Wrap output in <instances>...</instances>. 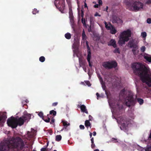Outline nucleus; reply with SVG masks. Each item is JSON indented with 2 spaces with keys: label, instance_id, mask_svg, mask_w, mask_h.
Segmentation results:
<instances>
[{
  "label": "nucleus",
  "instance_id": "1",
  "mask_svg": "<svg viewBox=\"0 0 151 151\" xmlns=\"http://www.w3.org/2000/svg\"><path fill=\"white\" fill-rule=\"evenodd\" d=\"M25 148L23 140L18 137H12L0 144V151H21Z\"/></svg>",
  "mask_w": 151,
  "mask_h": 151
},
{
  "label": "nucleus",
  "instance_id": "2",
  "mask_svg": "<svg viewBox=\"0 0 151 151\" xmlns=\"http://www.w3.org/2000/svg\"><path fill=\"white\" fill-rule=\"evenodd\" d=\"M132 68L134 73L140 77L143 83L151 87V73L148 66L140 63H136L132 64Z\"/></svg>",
  "mask_w": 151,
  "mask_h": 151
},
{
  "label": "nucleus",
  "instance_id": "3",
  "mask_svg": "<svg viewBox=\"0 0 151 151\" xmlns=\"http://www.w3.org/2000/svg\"><path fill=\"white\" fill-rule=\"evenodd\" d=\"M119 97L125 99L126 105L129 107L135 104L136 99L133 97L134 94L131 91L126 90L124 89L122 90L119 93Z\"/></svg>",
  "mask_w": 151,
  "mask_h": 151
},
{
  "label": "nucleus",
  "instance_id": "4",
  "mask_svg": "<svg viewBox=\"0 0 151 151\" xmlns=\"http://www.w3.org/2000/svg\"><path fill=\"white\" fill-rule=\"evenodd\" d=\"M124 2L127 6V9L130 11L137 12L143 9L144 4L138 1L126 0Z\"/></svg>",
  "mask_w": 151,
  "mask_h": 151
},
{
  "label": "nucleus",
  "instance_id": "5",
  "mask_svg": "<svg viewBox=\"0 0 151 151\" xmlns=\"http://www.w3.org/2000/svg\"><path fill=\"white\" fill-rule=\"evenodd\" d=\"M131 35V31L129 29L122 32L120 34V37L118 42L119 44L121 45L125 44V42H127L129 40Z\"/></svg>",
  "mask_w": 151,
  "mask_h": 151
},
{
  "label": "nucleus",
  "instance_id": "6",
  "mask_svg": "<svg viewBox=\"0 0 151 151\" xmlns=\"http://www.w3.org/2000/svg\"><path fill=\"white\" fill-rule=\"evenodd\" d=\"M138 43V42L135 39H132L129 41L127 45L128 47L132 49V51L134 55H137L139 52L137 50L139 49Z\"/></svg>",
  "mask_w": 151,
  "mask_h": 151
},
{
  "label": "nucleus",
  "instance_id": "7",
  "mask_svg": "<svg viewBox=\"0 0 151 151\" xmlns=\"http://www.w3.org/2000/svg\"><path fill=\"white\" fill-rule=\"evenodd\" d=\"M31 114L27 112L24 113V115L18 119L17 118V126H21L23 125L24 122H28L31 118Z\"/></svg>",
  "mask_w": 151,
  "mask_h": 151
},
{
  "label": "nucleus",
  "instance_id": "8",
  "mask_svg": "<svg viewBox=\"0 0 151 151\" xmlns=\"http://www.w3.org/2000/svg\"><path fill=\"white\" fill-rule=\"evenodd\" d=\"M103 66L106 69H108L115 68L117 66V63L114 60H111L110 61H106L102 63Z\"/></svg>",
  "mask_w": 151,
  "mask_h": 151
},
{
  "label": "nucleus",
  "instance_id": "9",
  "mask_svg": "<svg viewBox=\"0 0 151 151\" xmlns=\"http://www.w3.org/2000/svg\"><path fill=\"white\" fill-rule=\"evenodd\" d=\"M117 120V122L121 123L122 126L124 128L127 127L130 122L129 120L124 116H122L118 118Z\"/></svg>",
  "mask_w": 151,
  "mask_h": 151
},
{
  "label": "nucleus",
  "instance_id": "10",
  "mask_svg": "<svg viewBox=\"0 0 151 151\" xmlns=\"http://www.w3.org/2000/svg\"><path fill=\"white\" fill-rule=\"evenodd\" d=\"M7 123L9 126L12 128H16L17 126V118L12 116H11L7 119Z\"/></svg>",
  "mask_w": 151,
  "mask_h": 151
},
{
  "label": "nucleus",
  "instance_id": "11",
  "mask_svg": "<svg viewBox=\"0 0 151 151\" xmlns=\"http://www.w3.org/2000/svg\"><path fill=\"white\" fill-rule=\"evenodd\" d=\"M57 1H54V4L56 8L61 11H63L65 8V0H60L57 3Z\"/></svg>",
  "mask_w": 151,
  "mask_h": 151
},
{
  "label": "nucleus",
  "instance_id": "12",
  "mask_svg": "<svg viewBox=\"0 0 151 151\" xmlns=\"http://www.w3.org/2000/svg\"><path fill=\"white\" fill-rule=\"evenodd\" d=\"M104 24L105 25V27L107 30H110V32L111 34H115L117 32L116 29H115V27L112 25L110 23H109V26H108L107 22H104Z\"/></svg>",
  "mask_w": 151,
  "mask_h": 151
},
{
  "label": "nucleus",
  "instance_id": "13",
  "mask_svg": "<svg viewBox=\"0 0 151 151\" xmlns=\"http://www.w3.org/2000/svg\"><path fill=\"white\" fill-rule=\"evenodd\" d=\"M86 45L87 46V52H88V55L87 56V60L88 63L90 67H91L92 65L91 63L90 62V60L91 57V51L90 49V48L89 47L88 44V42L87 41L86 42Z\"/></svg>",
  "mask_w": 151,
  "mask_h": 151
},
{
  "label": "nucleus",
  "instance_id": "14",
  "mask_svg": "<svg viewBox=\"0 0 151 151\" xmlns=\"http://www.w3.org/2000/svg\"><path fill=\"white\" fill-rule=\"evenodd\" d=\"M7 118L6 112H4L2 113H0V122L4 123L5 122Z\"/></svg>",
  "mask_w": 151,
  "mask_h": 151
},
{
  "label": "nucleus",
  "instance_id": "15",
  "mask_svg": "<svg viewBox=\"0 0 151 151\" xmlns=\"http://www.w3.org/2000/svg\"><path fill=\"white\" fill-rule=\"evenodd\" d=\"M114 107L117 109V110H119L120 113H119L120 114L122 113L123 111V106L122 102L119 101L116 104V105H114Z\"/></svg>",
  "mask_w": 151,
  "mask_h": 151
},
{
  "label": "nucleus",
  "instance_id": "16",
  "mask_svg": "<svg viewBox=\"0 0 151 151\" xmlns=\"http://www.w3.org/2000/svg\"><path fill=\"white\" fill-rule=\"evenodd\" d=\"M122 21L121 19H120L119 17L116 16H114L113 17V23H122Z\"/></svg>",
  "mask_w": 151,
  "mask_h": 151
},
{
  "label": "nucleus",
  "instance_id": "17",
  "mask_svg": "<svg viewBox=\"0 0 151 151\" xmlns=\"http://www.w3.org/2000/svg\"><path fill=\"white\" fill-rule=\"evenodd\" d=\"M107 44L108 46H112L114 48H116L117 47V45L116 44V41L114 39H111L109 42H108Z\"/></svg>",
  "mask_w": 151,
  "mask_h": 151
},
{
  "label": "nucleus",
  "instance_id": "18",
  "mask_svg": "<svg viewBox=\"0 0 151 151\" xmlns=\"http://www.w3.org/2000/svg\"><path fill=\"white\" fill-rule=\"evenodd\" d=\"M69 17L70 19V22L73 23L74 22V17L73 15V12L71 8L69 9Z\"/></svg>",
  "mask_w": 151,
  "mask_h": 151
},
{
  "label": "nucleus",
  "instance_id": "19",
  "mask_svg": "<svg viewBox=\"0 0 151 151\" xmlns=\"http://www.w3.org/2000/svg\"><path fill=\"white\" fill-rule=\"evenodd\" d=\"M143 56L144 59L147 61L149 63H151V56L150 55L145 53Z\"/></svg>",
  "mask_w": 151,
  "mask_h": 151
},
{
  "label": "nucleus",
  "instance_id": "20",
  "mask_svg": "<svg viewBox=\"0 0 151 151\" xmlns=\"http://www.w3.org/2000/svg\"><path fill=\"white\" fill-rule=\"evenodd\" d=\"M49 116V114H48L47 116H44L42 118L45 122L48 123L50 120Z\"/></svg>",
  "mask_w": 151,
  "mask_h": 151
},
{
  "label": "nucleus",
  "instance_id": "21",
  "mask_svg": "<svg viewBox=\"0 0 151 151\" xmlns=\"http://www.w3.org/2000/svg\"><path fill=\"white\" fill-rule=\"evenodd\" d=\"M79 65L80 67H83L85 66L86 65L85 62L83 60L81 59L80 58H79Z\"/></svg>",
  "mask_w": 151,
  "mask_h": 151
},
{
  "label": "nucleus",
  "instance_id": "22",
  "mask_svg": "<svg viewBox=\"0 0 151 151\" xmlns=\"http://www.w3.org/2000/svg\"><path fill=\"white\" fill-rule=\"evenodd\" d=\"M62 122L63 124L64 128L65 129H66L68 126H70V124L69 123H68L67 121L65 120H62Z\"/></svg>",
  "mask_w": 151,
  "mask_h": 151
},
{
  "label": "nucleus",
  "instance_id": "23",
  "mask_svg": "<svg viewBox=\"0 0 151 151\" xmlns=\"http://www.w3.org/2000/svg\"><path fill=\"white\" fill-rule=\"evenodd\" d=\"M80 108H81V110L82 112H84L86 114L88 113V112L86 109V107L84 105H81L80 106Z\"/></svg>",
  "mask_w": 151,
  "mask_h": 151
},
{
  "label": "nucleus",
  "instance_id": "24",
  "mask_svg": "<svg viewBox=\"0 0 151 151\" xmlns=\"http://www.w3.org/2000/svg\"><path fill=\"white\" fill-rule=\"evenodd\" d=\"M85 126L88 128V127H90V128H91V123L89 122V121L88 120H86L85 122Z\"/></svg>",
  "mask_w": 151,
  "mask_h": 151
},
{
  "label": "nucleus",
  "instance_id": "25",
  "mask_svg": "<svg viewBox=\"0 0 151 151\" xmlns=\"http://www.w3.org/2000/svg\"><path fill=\"white\" fill-rule=\"evenodd\" d=\"M82 37L83 40L84 41L86 40L87 38V37L85 34V32L84 29L83 30L82 33Z\"/></svg>",
  "mask_w": 151,
  "mask_h": 151
},
{
  "label": "nucleus",
  "instance_id": "26",
  "mask_svg": "<svg viewBox=\"0 0 151 151\" xmlns=\"http://www.w3.org/2000/svg\"><path fill=\"white\" fill-rule=\"evenodd\" d=\"M65 36L66 39L69 40L71 38V35L70 33L68 32L65 34Z\"/></svg>",
  "mask_w": 151,
  "mask_h": 151
},
{
  "label": "nucleus",
  "instance_id": "27",
  "mask_svg": "<svg viewBox=\"0 0 151 151\" xmlns=\"http://www.w3.org/2000/svg\"><path fill=\"white\" fill-rule=\"evenodd\" d=\"M62 139V136L61 135H57L55 137V140L59 142Z\"/></svg>",
  "mask_w": 151,
  "mask_h": 151
},
{
  "label": "nucleus",
  "instance_id": "28",
  "mask_svg": "<svg viewBox=\"0 0 151 151\" xmlns=\"http://www.w3.org/2000/svg\"><path fill=\"white\" fill-rule=\"evenodd\" d=\"M102 85V87L103 89L105 91V93L106 95H107V93L106 91V86L105 84L104 83L103 81V82H102V83H101Z\"/></svg>",
  "mask_w": 151,
  "mask_h": 151
},
{
  "label": "nucleus",
  "instance_id": "29",
  "mask_svg": "<svg viewBox=\"0 0 151 151\" xmlns=\"http://www.w3.org/2000/svg\"><path fill=\"white\" fill-rule=\"evenodd\" d=\"M49 114V115H52L54 116H55L56 114V112L53 110H51L50 111V114Z\"/></svg>",
  "mask_w": 151,
  "mask_h": 151
},
{
  "label": "nucleus",
  "instance_id": "30",
  "mask_svg": "<svg viewBox=\"0 0 151 151\" xmlns=\"http://www.w3.org/2000/svg\"><path fill=\"white\" fill-rule=\"evenodd\" d=\"M138 102L140 105H142L144 103L143 100L141 98H138L137 99Z\"/></svg>",
  "mask_w": 151,
  "mask_h": 151
},
{
  "label": "nucleus",
  "instance_id": "31",
  "mask_svg": "<svg viewBox=\"0 0 151 151\" xmlns=\"http://www.w3.org/2000/svg\"><path fill=\"white\" fill-rule=\"evenodd\" d=\"M113 52L115 53L119 54L120 52V51L119 50V48H116L114 49Z\"/></svg>",
  "mask_w": 151,
  "mask_h": 151
},
{
  "label": "nucleus",
  "instance_id": "32",
  "mask_svg": "<svg viewBox=\"0 0 151 151\" xmlns=\"http://www.w3.org/2000/svg\"><path fill=\"white\" fill-rule=\"evenodd\" d=\"M45 60V58L43 56H41L39 58V60L41 62H43Z\"/></svg>",
  "mask_w": 151,
  "mask_h": 151
},
{
  "label": "nucleus",
  "instance_id": "33",
  "mask_svg": "<svg viewBox=\"0 0 151 151\" xmlns=\"http://www.w3.org/2000/svg\"><path fill=\"white\" fill-rule=\"evenodd\" d=\"M141 36L143 38H145L147 36V33L145 32H143L141 33Z\"/></svg>",
  "mask_w": 151,
  "mask_h": 151
},
{
  "label": "nucleus",
  "instance_id": "34",
  "mask_svg": "<svg viewBox=\"0 0 151 151\" xmlns=\"http://www.w3.org/2000/svg\"><path fill=\"white\" fill-rule=\"evenodd\" d=\"M98 77L100 80V82H101V83H102V82H103L104 81H103V79L101 77V75H98Z\"/></svg>",
  "mask_w": 151,
  "mask_h": 151
},
{
  "label": "nucleus",
  "instance_id": "35",
  "mask_svg": "<svg viewBox=\"0 0 151 151\" xmlns=\"http://www.w3.org/2000/svg\"><path fill=\"white\" fill-rule=\"evenodd\" d=\"M81 22L83 24L84 26H86V23L85 22V19L84 18H82L81 19Z\"/></svg>",
  "mask_w": 151,
  "mask_h": 151
},
{
  "label": "nucleus",
  "instance_id": "36",
  "mask_svg": "<svg viewBox=\"0 0 151 151\" xmlns=\"http://www.w3.org/2000/svg\"><path fill=\"white\" fill-rule=\"evenodd\" d=\"M38 11L37 9H34L32 11V14H35L38 12Z\"/></svg>",
  "mask_w": 151,
  "mask_h": 151
},
{
  "label": "nucleus",
  "instance_id": "37",
  "mask_svg": "<svg viewBox=\"0 0 151 151\" xmlns=\"http://www.w3.org/2000/svg\"><path fill=\"white\" fill-rule=\"evenodd\" d=\"M141 51L142 52H144L146 48L145 46H142L141 47Z\"/></svg>",
  "mask_w": 151,
  "mask_h": 151
},
{
  "label": "nucleus",
  "instance_id": "38",
  "mask_svg": "<svg viewBox=\"0 0 151 151\" xmlns=\"http://www.w3.org/2000/svg\"><path fill=\"white\" fill-rule=\"evenodd\" d=\"M85 83L88 86H90L91 85V84L90 81H85Z\"/></svg>",
  "mask_w": 151,
  "mask_h": 151
},
{
  "label": "nucleus",
  "instance_id": "39",
  "mask_svg": "<svg viewBox=\"0 0 151 151\" xmlns=\"http://www.w3.org/2000/svg\"><path fill=\"white\" fill-rule=\"evenodd\" d=\"M38 115L39 116H40L41 118H42L44 116L42 112H40Z\"/></svg>",
  "mask_w": 151,
  "mask_h": 151
},
{
  "label": "nucleus",
  "instance_id": "40",
  "mask_svg": "<svg viewBox=\"0 0 151 151\" xmlns=\"http://www.w3.org/2000/svg\"><path fill=\"white\" fill-rule=\"evenodd\" d=\"M54 122H55V119H54L53 117H52V119L50 123L51 124H54Z\"/></svg>",
  "mask_w": 151,
  "mask_h": 151
},
{
  "label": "nucleus",
  "instance_id": "41",
  "mask_svg": "<svg viewBox=\"0 0 151 151\" xmlns=\"http://www.w3.org/2000/svg\"><path fill=\"white\" fill-rule=\"evenodd\" d=\"M147 23L148 24L151 23V19L150 18H148L147 19Z\"/></svg>",
  "mask_w": 151,
  "mask_h": 151
},
{
  "label": "nucleus",
  "instance_id": "42",
  "mask_svg": "<svg viewBox=\"0 0 151 151\" xmlns=\"http://www.w3.org/2000/svg\"><path fill=\"white\" fill-rule=\"evenodd\" d=\"M145 151H151V146L147 148L146 149H145Z\"/></svg>",
  "mask_w": 151,
  "mask_h": 151
},
{
  "label": "nucleus",
  "instance_id": "43",
  "mask_svg": "<svg viewBox=\"0 0 151 151\" xmlns=\"http://www.w3.org/2000/svg\"><path fill=\"white\" fill-rule=\"evenodd\" d=\"M79 127L81 129H85L84 126L82 125H80L79 126Z\"/></svg>",
  "mask_w": 151,
  "mask_h": 151
},
{
  "label": "nucleus",
  "instance_id": "44",
  "mask_svg": "<svg viewBox=\"0 0 151 151\" xmlns=\"http://www.w3.org/2000/svg\"><path fill=\"white\" fill-rule=\"evenodd\" d=\"M40 151H47L46 148L42 147Z\"/></svg>",
  "mask_w": 151,
  "mask_h": 151
},
{
  "label": "nucleus",
  "instance_id": "45",
  "mask_svg": "<svg viewBox=\"0 0 151 151\" xmlns=\"http://www.w3.org/2000/svg\"><path fill=\"white\" fill-rule=\"evenodd\" d=\"M145 4H151V0H147V1L145 2Z\"/></svg>",
  "mask_w": 151,
  "mask_h": 151
},
{
  "label": "nucleus",
  "instance_id": "46",
  "mask_svg": "<svg viewBox=\"0 0 151 151\" xmlns=\"http://www.w3.org/2000/svg\"><path fill=\"white\" fill-rule=\"evenodd\" d=\"M99 4V6L102 5V2L101 0H98Z\"/></svg>",
  "mask_w": 151,
  "mask_h": 151
},
{
  "label": "nucleus",
  "instance_id": "47",
  "mask_svg": "<svg viewBox=\"0 0 151 151\" xmlns=\"http://www.w3.org/2000/svg\"><path fill=\"white\" fill-rule=\"evenodd\" d=\"M150 134L149 135L148 137V140H151V130L150 131Z\"/></svg>",
  "mask_w": 151,
  "mask_h": 151
},
{
  "label": "nucleus",
  "instance_id": "48",
  "mask_svg": "<svg viewBox=\"0 0 151 151\" xmlns=\"http://www.w3.org/2000/svg\"><path fill=\"white\" fill-rule=\"evenodd\" d=\"M96 95L97 96V99H99V98H100V95L98 93H96Z\"/></svg>",
  "mask_w": 151,
  "mask_h": 151
},
{
  "label": "nucleus",
  "instance_id": "49",
  "mask_svg": "<svg viewBox=\"0 0 151 151\" xmlns=\"http://www.w3.org/2000/svg\"><path fill=\"white\" fill-rule=\"evenodd\" d=\"M58 104V103L57 102H55L53 103L52 104V106H56Z\"/></svg>",
  "mask_w": 151,
  "mask_h": 151
},
{
  "label": "nucleus",
  "instance_id": "50",
  "mask_svg": "<svg viewBox=\"0 0 151 151\" xmlns=\"http://www.w3.org/2000/svg\"><path fill=\"white\" fill-rule=\"evenodd\" d=\"M94 16H99V17H100L101 16V15L100 14H99L98 12H96V13L95 14V15H94Z\"/></svg>",
  "mask_w": 151,
  "mask_h": 151
},
{
  "label": "nucleus",
  "instance_id": "51",
  "mask_svg": "<svg viewBox=\"0 0 151 151\" xmlns=\"http://www.w3.org/2000/svg\"><path fill=\"white\" fill-rule=\"evenodd\" d=\"M95 147V145L94 143H92L91 147L92 148H93Z\"/></svg>",
  "mask_w": 151,
  "mask_h": 151
},
{
  "label": "nucleus",
  "instance_id": "52",
  "mask_svg": "<svg viewBox=\"0 0 151 151\" xmlns=\"http://www.w3.org/2000/svg\"><path fill=\"white\" fill-rule=\"evenodd\" d=\"M99 5V4H96L94 6V7L95 8H98Z\"/></svg>",
  "mask_w": 151,
  "mask_h": 151
},
{
  "label": "nucleus",
  "instance_id": "53",
  "mask_svg": "<svg viewBox=\"0 0 151 151\" xmlns=\"http://www.w3.org/2000/svg\"><path fill=\"white\" fill-rule=\"evenodd\" d=\"M91 143H94V139L93 137L91 138Z\"/></svg>",
  "mask_w": 151,
  "mask_h": 151
},
{
  "label": "nucleus",
  "instance_id": "54",
  "mask_svg": "<svg viewBox=\"0 0 151 151\" xmlns=\"http://www.w3.org/2000/svg\"><path fill=\"white\" fill-rule=\"evenodd\" d=\"M83 68V70L85 71V72H86V68L85 66L82 67Z\"/></svg>",
  "mask_w": 151,
  "mask_h": 151
},
{
  "label": "nucleus",
  "instance_id": "55",
  "mask_svg": "<svg viewBox=\"0 0 151 151\" xmlns=\"http://www.w3.org/2000/svg\"><path fill=\"white\" fill-rule=\"evenodd\" d=\"M91 26H90L89 28L88 29V31L89 32H91Z\"/></svg>",
  "mask_w": 151,
  "mask_h": 151
},
{
  "label": "nucleus",
  "instance_id": "56",
  "mask_svg": "<svg viewBox=\"0 0 151 151\" xmlns=\"http://www.w3.org/2000/svg\"><path fill=\"white\" fill-rule=\"evenodd\" d=\"M86 0L85 1V2H86ZM84 6L85 8L87 7V4L85 2H84Z\"/></svg>",
  "mask_w": 151,
  "mask_h": 151
},
{
  "label": "nucleus",
  "instance_id": "57",
  "mask_svg": "<svg viewBox=\"0 0 151 151\" xmlns=\"http://www.w3.org/2000/svg\"><path fill=\"white\" fill-rule=\"evenodd\" d=\"M108 6H106V9L104 10V11H106L107 12V10L108 9Z\"/></svg>",
  "mask_w": 151,
  "mask_h": 151
},
{
  "label": "nucleus",
  "instance_id": "58",
  "mask_svg": "<svg viewBox=\"0 0 151 151\" xmlns=\"http://www.w3.org/2000/svg\"><path fill=\"white\" fill-rule=\"evenodd\" d=\"M96 132L94 131L93 132V135L94 136H95V135H96Z\"/></svg>",
  "mask_w": 151,
  "mask_h": 151
},
{
  "label": "nucleus",
  "instance_id": "59",
  "mask_svg": "<svg viewBox=\"0 0 151 151\" xmlns=\"http://www.w3.org/2000/svg\"><path fill=\"white\" fill-rule=\"evenodd\" d=\"M92 133L91 132H90V138L92 136Z\"/></svg>",
  "mask_w": 151,
  "mask_h": 151
},
{
  "label": "nucleus",
  "instance_id": "60",
  "mask_svg": "<svg viewBox=\"0 0 151 151\" xmlns=\"http://www.w3.org/2000/svg\"><path fill=\"white\" fill-rule=\"evenodd\" d=\"M103 94H101L100 95V98H103Z\"/></svg>",
  "mask_w": 151,
  "mask_h": 151
},
{
  "label": "nucleus",
  "instance_id": "61",
  "mask_svg": "<svg viewBox=\"0 0 151 151\" xmlns=\"http://www.w3.org/2000/svg\"><path fill=\"white\" fill-rule=\"evenodd\" d=\"M91 118H92V116L91 115H89V120H91V119H90Z\"/></svg>",
  "mask_w": 151,
  "mask_h": 151
},
{
  "label": "nucleus",
  "instance_id": "62",
  "mask_svg": "<svg viewBox=\"0 0 151 151\" xmlns=\"http://www.w3.org/2000/svg\"><path fill=\"white\" fill-rule=\"evenodd\" d=\"M93 151H99V150L96 149V150H94Z\"/></svg>",
  "mask_w": 151,
  "mask_h": 151
},
{
  "label": "nucleus",
  "instance_id": "63",
  "mask_svg": "<svg viewBox=\"0 0 151 151\" xmlns=\"http://www.w3.org/2000/svg\"><path fill=\"white\" fill-rule=\"evenodd\" d=\"M81 84H83V85H85V83H84V82H81Z\"/></svg>",
  "mask_w": 151,
  "mask_h": 151
},
{
  "label": "nucleus",
  "instance_id": "64",
  "mask_svg": "<svg viewBox=\"0 0 151 151\" xmlns=\"http://www.w3.org/2000/svg\"><path fill=\"white\" fill-rule=\"evenodd\" d=\"M25 102H26V103H28V101L27 99H26V100L25 101Z\"/></svg>",
  "mask_w": 151,
  "mask_h": 151
}]
</instances>
